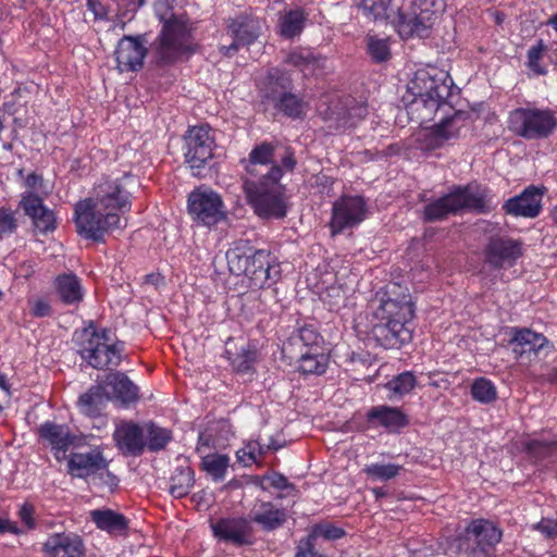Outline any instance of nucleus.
Returning a JSON list of instances; mask_svg holds the SVG:
<instances>
[{"label":"nucleus","mask_w":557,"mask_h":557,"mask_svg":"<svg viewBox=\"0 0 557 557\" xmlns=\"http://www.w3.org/2000/svg\"><path fill=\"white\" fill-rule=\"evenodd\" d=\"M187 210L193 221L209 227L225 219L222 198L210 189H194L187 198Z\"/></svg>","instance_id":"nucleus-12"},{"label":"nucleus","mask_w":557,"mask_h":557,"mask_svg":"<svg viewBox=\"0 0 557 557\" xmlns=\"http://www.w3.org/2000/svg\"><path fill=\"white\" fill-rule=\"evenodd\" d=\"M368 53L374 62H384L391 55L388 39L376 36H368L367 38Z\"/></svg>","instance_id":"nucleus-46"},{"label":"nucleus","mask_w":557,"mask_h":557,"mask_svg":"<svg viewBox=\"0 0 557 557\" xmlns=\"http://www.w3.org/2000/svg\"><path fill=\"white\" fill-rule=\"evenodd\" d=\"M108 468L102 451L92 449L87 453H72L67 460L69 473L72 476L86 479Z\"/></svg>","instance_id":"nucleus-22"},{"label":"nucleus","mask_w":557,"mask_h":557,"mask_svg":"<svg viewBox=\"0 0 557 557\" xmlns=\"http://www.w3.org/2000/svg\"><path fill=\"white\" fill-rule=\"evenodd\" d=\"M443 11V0H412L400 8L392 20L396 32L404 39L425 37Z\"/></svg>","instance_id":"nucleus-7"},{"label":"nucleus","mask_w":557,"mask_h":557,"mask_svg":"<svg viewBox=\"0 0 557 557\" xmlns=\"http://www.w3.org/2000/svg\"><path fill=\"white\" fill-rule=\"evenodd\" d=\"M522 255L521 243L509 238L491 239L485 248V260L493 268H511Z\"/></svg>","instance_id":"nucleus-18"},{"label":"nucleus","mask_w":557,"mask_h":557,"mask_svg":"<svg viewBox=\"0 0 557 557\" xmlns=\"http://www.w3.org/2000/svg\"><path fill=\"white\" fill-rule=\"evenodd\" d=\"M89 11L94 13L95 20H109L112 12V0H86Z\"/></svg>","instance_id":"nucleus-49"},{"label":"nucleus","mask_w":557,"mask_h":557,"mask_svg":"<svg viewBox=\"0 0 557 557\" xmlns=\"http://www.w3.org/2000/svg\"><path fill=\"white\" fill-rule=\"evenodd\" d=\"M289 78L280 70H271L264 81L258 82L262 96L274 102L275 108L290 117H300L306 111L305 102L293 94H288Z\"/></svg>","instance_id":"nucleus-10"},{"label":"nucleus","mask_w":557,"mask_h":557,"mask_svg":"<svg viewBox=\"0 0 557 557\" xmlns=\"http://www.w3.org/2000/svg\"><path fill=\"white\" fill-rule=\"evenodd\" d=\"M413 318L414 305L410 294L397 298L382 297L377 306L367 314V332L377 345L386 349L399 348L412 338Z\"/></svg>","instance_id":"nucleus-3"},{"label":"nucleus","mask_w":557,"mask_h":557,"mask_svg":"<svg viewBox=\"0 0 557 557\" xmlns=\"http://www.w3.org/2000/svg\"><path fill=\"white\" fill-rule=\"evenodd\" d=\"M108 327H98L94 321L75 332L77 354L86 366L96 370L117 368L125 350L123 341L112 337Z\"/></svg>","instance_id":"nucleus-5"},{"label":"nucleus","mask_w":557,"mask_h":557,"mask_svg":"<svg viewBox=\"0 0 557 557\" xmlns=\"http://www.w3.org/2000/svg\"><path fill=\"white\" fill-rule=\"evenodd\" d=\"M135 181L131 173L121 176L102 175L94 185L90 197L74 206L77 233L96 243H104L106 235L121 228V218L129 212L133 196L128 185Z\"/></svg>","instance_id":"nucleus-2"},{"label":"nucleus","mask_w":557,"mask_h":557,"mask_svg":"<svg viewBox=\"0 0 557 557\" xmlns=\"http://www.w3.org/2000/svg\"><path fill=\"white\" fill-rule=\"evenodd\" d=\"M493 207V197L486 188L476 184H469L457 186L447 195L426 205L423 219L425 221H438L461 210L483 213L492 210Z\"/></svg>","instance_id":"nucleus-6"},{"label":"nucleus","mask_w":557,"mask_h":557,"mask_svg":"<svg viewBox=\"0 0 557 557\" xmlns=\"http://www.w3.org/2000/svg\"><path fill=\"white\" fill-rule=\"evenodd\" d=\"M228 461L226 455H208L202 459V468L214 481L220 482L225 478Z\"/></svg>","instance_id":"nucleus-44"},{"label":"nucleus","mask_w":557,"mask_h":557,"mask_svg":"<svg viewBox=\"0 0 557 557\" xmlns=\"http://www.w3.org/2000/svg\"><path fill=\"white\" fill-rule=\"evenodd\" d=\"M273 154L274 146L269 143H262L251 150L249 159L253 164H268L272 161Z\"/></svg>","instance_id":"nucleus-48"},{"label":"nucleus","mask_w":557,"mask_h":557,"mask_svg":"<svg viewBox=\"0 0 557 557\" xmlns=\"http://www.w3.org/2000/svg\"><path fill=\"white\" fill-rule=\"evenodd\" d=\"M330 358L325 348L314 350H300L298 371L304 375H321L329 367Z\"/></svg>","instance_id":"nucleus-30"},{"label":"nucleus","mask_w":557,"mask_h":557,"mask_svg":"<svg viewBox=\"0 0 557 557\" xmlns=\"http://www.w3.org/2000/svg\"><path fill=\"white\" fill-rule=\"evenodd\" d=\"M523 448L535 460H542L557 451V442L545 437L528 438Z\"/></svg>","instance_id":"nucleus-41"},{"label":"nucleus","mask_w":557,"mask_h":557,"mask_svg":"<svg viewBox=\"0 0 557 557\" xmlns=\"http://www.w3.org/2000/svg\"><path fill=\"white\" fill-rule=\"evenodd\" d=\"M42 175L33 172L25 177L24 185L28 189H36L42 185Z\"/></svg>","instance_id":"nucleus-59"},{"label":"nucleus","mask_w":557,"mask_h":557,"mask_svg":"<svg viewBox=\"0 0 557 557\" xmlns=\"http://www.w3.org/2000/svg\"><path fill=\"white\" fill-rule=\"evenodd\" d=\"M224 354L234 371L238 373L244 371V341L242 337H228L225 342Z\"/></svg>","instance_id":"nucleus-42"},{"label":"nucleus","mask_w":557,"mask_h":557,"mask_svg":"<svg viewBox=\"0 0 557 557\" xmlns=\"http://www.w3.org/2000/svg\"><path fill=\"white\" fill-rule=\"evenodd\" d=\"M471 396L479 403L490 404L497 397L496 386L486 377L475 379L471 385Z\"/></svg>","instance_id":"nucleus-43"},{"label":"nucleus","mask_w":557,"mask_h":557,"mask_svg":"<svg viewBox=\"0 0 557 557\" xmlns=\"http://www.w3.org/2000/svg\"><path fill=\"white\" fill-rule=\"evenodd\" d=\"M154 14L161 23V29L152 44L157 65H173L198 51L199 46L186 14H175L166 2L156 3Z\"/></svg>","instance_id":"nucleus-4"},{"label":"nucleus","mask_w":557,"mask_h":557,"mask_svg":"<svg viewBox=\"0 0 557 557\" xmlns=\"http://www.w3.org/2000/svg\"><path fill=\"white\" fill-rule=\"evenodd\" d=\"M242 258L243 255L239 248H234L226 252L228 269L235 275H240L242 273H244Z\"/></svg>","instance_id":"nucleus-52"},{"label":"nucleus","mask_w":557,"mask_h":557,"mask_svg":"<svg viewBox=\"0 0 557 557\" xmlns=\"http://www.w3.org/2000/svg\"><path fill=\"white\" fill-rule=\"evenodd\" d=\"M109 400H111L110 394L101 381L78 397L77 407L83 414L96 418L101 414Z\"/></svg>","instance_id":"nucleus-26"},{"label":"nucleus","mask_w":557,"mask_h":557,"mask_svg":"<svg viewBox=\"0 0 557 557\" xmlns=\"http://www.w3.org/2000/svg\"><path fill=\"white\" fill-rule=\"evenodd\" d=\"M534 529L540 531L546 537L557 536V521L555 520L542 519L539 523L535 524Z\"/></svg>","instance_id":"nucleus-57"},{"label":"nucleus","mask_w":557,"mask_h":557,"mask_svg":"<svg viewBox=\"0 0 557 557\" xmlns=\"http://www.w3.org/2000/svg\"><path fill=\"white\" fill-rule=\"evenodd\" d=\"M283 175L284 172L280 165H272L270 171L260 180L259 184H267L268 186L282 185L280 181Z\"/></svg>","instance_id":"nucleus-55"},{"label":"nucleus","mask_w":557,"mask_h":557,"mask_svg":"<svg viewBox=\"0 0 557 557\" xmlns=\"http://www.w3.org/2000/svg\"><path fill=\"white\" fill-rule=\"evenodd\" d=\"M258 446H259V453L260 454H264V453H267L270 449L277 450L278 448H281V445L275 443L272 440L267 442V443H263V444L258 443Z\"/></svg>","instance_id":"nucleus-64"},{"label":"nucleus","mask_w":557,"mask_h":557,"mask_svg":"<svg viewBox=\"0 0 557 557\" xmlns=\"http://www.w3.org/2000/svg\"><path fill=\"white\" fill-rule=\"evenodd\" d=\"M282 165L287 171H293L296 165V160L294 158V154L290 152H287L286 156L282 159Z\"/></svg>","instance_id":"nucleus-62"},{"label":"nucleus","mask_w":557,"mask_h":557,"mask_svg":"<svg viewBox=\"0 0 557 557\" xmlns=\"http://www.w3.org/2000/svg\"><path fill=\"white\" fill-rule=\"evenodd\" d=\"M288 62L305 76H319L323 73L326 59L314 55L310 50H296L288 55Z\"/></svg>","instance_id":"nucleus-31"},{"label":"nucleus","mask_w":557,"mask_h":557,"mask_svg":"<svg viewBox=\"0 0 557 557\" xmlns=\"http://www.w3.org/2000/svg\"><path fill=\"white\" fill-rule=\"evenodd\" d=\"M211 528L219 542L236 547L244 546V517L221 518Z\"/></svg>","instance_id":"nucleus-27"},{"label":"nucleus","mask_w":557,"mask_h":557,"mask_svg":"<svg viewBox=\"0 0 557 557\" xmlns=\"http://www.w3.org/2000/svg\"><path fill=\"white\" fill-rule=\"evenodd\" d=\"M47 557H84L85 544L83 539L72 532L50 534L42 545Z\"/></svg>","instance_id":"nucleus-17"},{"label":"nucleus","mask_w":557,"mask_h":557,"mask_svg":"<svg viewBox=\"0 0 557 557\" xmlns=\"http://www.w3.org/2000/svg\"><path fill=\"white\" fill-rule=\"evenodd\" d=\"M147 53L146 35H124L114 50L116 69L120 73L138 72L144 66Z\"/></svg>","instance_id":"nucleus-14"},{"label":"nucleus","mask_w":557,"mask_h":557,"mask_svg":"<svg viewBox=\"0 0 557 557\" xmlns=\"http://www.w3.org/2000/svg\"><path fill=\"white\" fill-rule=\"evenodd\" d=\"M295 557H322V556L314 550V543L307 537L299 542Z\"/></svg>","instance_id":"nucleus-56"},{"label":"nucleus","mask_w":557,"mask_h":557,"mask_svg":"<svg viewBox=\"0 0 557 557\" xmlns=\"http://www.w3.org/2000/svg\"><path fill=\"white\" fill-rule=\"evenodd\" d=\"M367 215V205L360 196H343L333 203L330 228L332 235L360 224Z\"/></svg>","instance_id":"nucleus-13"},{"label":"nucleus","mask_w":557,"mask_h":557,"mask_svg":"<svg viewBox=\"0 0 557 557\" xmlns=\"http://www.w3.org/2000/svg\"><path fill=\"white\" fill-rule=\"evenodd\" d=\"M18 518L27 527V529L32 530L36 527L35 521V508L29 503H24L17 512Z\"/></svg>","instance_id":"nucleus-54"},{"label":"nucleus","mask_w":557,"mask_h":557,"mask_svg":"<svg viewBox=\"0 0 557 557\" xmlns=\"http://www.w3.org/2000/svg\"><path fill=\"white\" fill-rule=\"evenodd\" d=\"M214 148L215 139L210 127L205 125L188 127L183 136V154L184 162L194 176H202V170L213 158Z\"/></svg>","instance_id":"nucleus-9"},{"label":"nucleus","mask_w":557,"mask_h":557,"mask_svg":"<svg viewBox=\"0 0 557 557\" xmlns=\"http://www.w3.org/2000/svg\"><path fill=\"white\" fill-rule=\"evenodd\" d=\"M525 64L533 75L540 76L548 73L546 41L540 39L528 49Z\"/></svg>","instance_id":"nucleus-35"},{"label":"nucleus","mask_w":557,"mask_h":557,"mask_svg":"<svg viewBox=\"0 0 557 557\" xmlns=\"http://www.w3.org/2000/svg\"><path fill=\"white\" fill-rule=\"evenodd\" d=\"M172 438L173 435L171 430L161 428L152 422L147 425L145 442L148 450L153 453L160 451L166 447Z\"/></svg>","instance_id":"nucleus-39"},{"label":"nucleus","mask_w":557,"mask_h":557,"mask_svg":"<svg viewBox=\"0 0 557 557\" xmlns=\"http://www.w3.org/2000/svg\"><path fill=\"white\" fill-rule=\"evenodd\" d=\"M404 470V467L394 462H372L366 465L362 472L372 481H389L395 479Z\"/></svg>","instance_id":"nucleus-37"},{"label":"nucleus","mask_w":557,"mask_h":557,"mask_svg":"<svg viewBox=\"0 0 557 557\" xmlns=\"http://www.w3.org/2000/svg\"><path fill=\"white\" fill-rule=\"evenodd\" d=\"M102 382L111 399H115L124 406L136 404L140 398L139 387L124 372H110Z\"/></svg>","instance_id":"nucleus-21"},{"label":"nucleus","mask_w":557,"mask_h":557,"mask_svg":"<svg viewBox=\"0 0 557 557\" xmlns=\"http://www.w3.org/2000/svg\"><path fill=\"white\" fill-rule=\"evenodd\" d=\"M513 352L521 356L525 351H539L548 343L547 338L529 329L517 330L511 339Z\"/></svg>","instance_id":"nucleus-32"},{"label":"nucleus","mask_w":557,"mask_h":557,"mask_svg":"<svg viewBox=\"0 0 557 557\" xmlns=\"http://www.w3.org/2000/svg\"><path fill=\"white\" fill-rule=\"evenodd\" d=\"M261 482H262V487H264V485H263L264 482L269 483V485H271L277 490H285L288 487L287 479L284 475L278 474V473H274L272 475L264 476L261 480Z\"/></svg>","instance_id":"nucleus-58"},{"label":"nucleus","mask_w":557,"mask_h":557,"mask_svg":"<svg viewBox=\"0 0 557 557\" xmlns=\"http://www.w3.org/2000/svg\"><path fill=\"white\" fill-rule=\"evenodd\" d=\"M367 420L373 426H382L389 433H398L408 425L407 414L398 407L380 405L367 412Z\"/></svg>","instance_id":"nucleus-23"},{"label":"nucleus","mask_w":557,"mask_h":557,"mask_svg":"<svg viewBox=\"0 0 557 557\" xmlns=\"http://www.w3.org/2000/svg\"><path fill=\"white\" fill-rule=\"evenodd\" d=\"M345 534L344 530L329 522L319 523L312 527L310 534L307 536L313 543L317 539L338 540Z\"/></svg>","instance_id":"nucleus-47"},{"label":"nucleus","mask_w":557,"mask_h":557,"mask_svg":"<svg viewBox=\"0 0 557 557\" xmlns=\"http://www.w3.org/2000/svg\"><path fill=\"white\" fill-rule=\"evenodd\" d=\"M194 470L188 466H178L175 468L174 472L170 478L169 493L174 498H183L189 494L190 488L194 486Z\"/></svg>","instance_id":"nucleus-33"},{"label":"nucleus","mask_w":557,"mask_h":557,"mask_svg":"<svg viewBox=\"0 0 557 557\" xmlns=\"http://www.w3.org/2000/svg\"><path fill=\"white\" fill-rule=\"evenodd\" d=\"M545 188L530 186L519 196L508 199L504 205L506 213L515 216L536 218L542 210Z\"/></svg>","instance_id":"nucleus-19"},{"label":"nucleus","mask_w":557,"mask_h":557,"mask_svg":"<svg viewBox=\"0 0 557 557\" xmlns=\"http://www.w3.org/2000/svg\"><path fill=\"white\" fill-rule=\"evenodd\" d=\"M391 2L392 0H359L358 7L367 17L377 21L389 18Z\"/></svg>","instance_id":"nucleus-45"},{"label":"nucleus","mask_w":557,"mask_h":557,"mask_svg":"<svg viewBox=\"0 0 557 557\" xmlns=\"http://www.w3.org/2000/svg\"><path fill=\"white\" fill-rule=\"evenodd\" d=\"M17 228V221L14 213L9 208H0V239L3 236L12 234Z\"/></svg>","instance_id":"nucleus-50"},{"label":"nucleus","mask_w":557,"mask_h":557,"mask_svg":"<svg viewBox=\"0 0 557 557\" xmlns=\"http://www.w3.org/2000/svg\"><path fill=\"white\" fill-rule=\"evenodd\" d=\"M417 385V377L411 371H404L389 380L385 387L397 398H401L413 391Z\"/></svg>","instance_id":"nucleus-40"},{"label":"nucleus","mask_w":557,"mask_h":557,"mask_svg":"<svg viewBox=\"0 0 557 557\" xmlns=\"http://www.w3.org/2000/svg\"><path fill=\"white\" fill-rule=\"evenodd\" d=\"M453 81L449 74L434 66L419 69L408 84L407 92L412 97L408 113L421 123L432 121L438 111L446 114L429 127H421L412 135L416 148L432 152L459 137L466 126L467 113L455 111L447 99L451 95Z\"/></svg>","instance_id":"nucleus-1"},{"label":"nucleus","mask_w":557,"mask_h":557,"mask_svg":"<svg viewBox=\"0 0 557 557\" xmlns=\"http://www.w3.org/2000/svg\"><path fill=\"white\" fill-rule=\"evenodd\" d=\"M30 314L35 318H46L52 314V308L48 300L37 298L30 306Z\"/></svg>","instance_id":"nucleus-53"},{"label":"nucleus","mask_w":557,"mask_h":557,"mask_svg":"<svg viewBox=\"0 0 557 557\" xmlns=\"http://www.w3.org/2000/svg\"><path fill=\"white\" fill-rule=\"evenodd\" d=\"M280 276V264L263 249L257 250L251 259L246 260V277H248L246 287L250 289L270 287Z\"/></svg>","instance_id":"nucleus-15"},{"label":"nucleus","mask_w":557,"mask_h":557,"mask_svg":"<svg viewBox=\"0 0 557 557\" xmlns=\"http://www.w3.org/2000/svg\"><path fill=\"white\" fill-rule=\"evenodd\" d=\"M53 286L60 301L66 306L78 305L84 299L85 290L81 278L73 272L59 274Z\"/></svg>","instance_id":"nucleus-25"},{"label":"nucleus","mask_w":557,"mask_h":557,"mask_svg":"<svg viewBox=\"0 0 557 557\" xmlns=\"http://www.w3.org/2000/svg\"><path fill=\"white\" fill-rule=\"evenodd\" d=\"M20 207L33 221L35 230L47 235L57 228L54 212L44 203V199L33 191L22 194Z\"/></svg>","instance_id":"nucleus-16"},{"label":"nucleus","mask_w":557,"mask_h":557,"mask_svg":"<svg viewBox=\"0 0 557 557\" xmlns=\"http://www.w3.org/2000/svg\"><path fill=\"white\" fill-rule=\"evenodd\" d=\"M38 435L51 446L55 456L59 453L65 454L75 440L67 425L57 424L52 421L44 422L38 429Z\"/></svg>","instance_id":"nucleus-24"},{"label":"nucleus","mask_w":557,"mask_h":557,"mask_svg":"<svg viewBox=\"0 0 557 557\" xmlns=\"http://www.w3.org/2000/svg\"><path fill=\"white\" fill-rule=\"evenodd\" d=\"M246 196L260 218L282 219L287 213L284 185L268 186L258 183L253 187H246Z\"/></svg>","instance_id":"nucleus-11"},{"label":"nucleus","mask_w":557,"mask_h":557,"mask_svg":"<svg viewBox=\"0 0 557 557\" xmlns=\"http://www.w3.org/2000/svg\"><path fill=\"white\" fill-rule=\"evenodd\" d=\"M325 305L329 306L331 311H336L341 308L344 301L343 290L339 287H331L326 290L323 298Z\"/></svg>","instance_id":"nucleus-51"},{"label":"nucleus","mask_w":557,"mask_h":557,"mask_svg":"<svg viewBox=\"0 0 557 557\" xmlns=\"http://www.w3.org/2000/svg\"><path fill=\"white\" fill-rule=\"evenodd\" d=\"M3 533H11L14 535H20L22 533V530L17 527L16 522L10 521L9 519H4Z\"/></svg>","instance_id":"nucleus-61"},{"label":"nucleus","mask_w":557,"mask_h":557,"mask_svg":"<svg viewBox=\"0 0 557 557\" xmlns=\"http://www.w3.org/2000/svg\"><path fill=\"white\" fill-rule=\"evenodd\" d=\"M294 345L298 350H314L324 348L323 337L313 325H304L298 330L294 338Z\"/></svg>","instance_id":"nucleus-38"},{"label":"nucleus","mask_w":557,"mask_h":557,"mask_svg":"<svg viewBox=\"0 0 557 557\" xmlns=\"http://www.w3.org/2000/svg\"><path fill=\"white\" fill-rule=\"evenodd\" d=\"M113 438L119 450L125 456H141L146 448L144 430L133 421L121 423Z\"/></svg>","instance_id":"nucleus-20"},{"label":"nucleus","mask_w":557,"mask_h":557,"mask_svg":"<svg viewBox=\"0 0 557 557\" xmlns=\"http://www.w3.org/2000/svg\"><path fill=\"white\" fill-rule=\"evenodd\" d=\"M233 33L235 34V41L226 48L225 54L231 55L232 51H237L239 48V45L242 42V37L239 35V29H233Z\"/></svg>","instance_id":"nucleus-63"},{"label":"nucleus","mask_w":557,"mask_h":557,"mask_svg":"<svg viewBox=\"0 0 557 557\" xmlns=\"http://www.w3.org/2000/svg\"><path fill=\"white\" fill-rule=\"evenodd\" d=\"M557 126V119L550 109L535 107L517 108L509 113L508 127L525 139L548 137Z\"/></svg>","instance_id":"nucleus-8"},{"label":"nucleus","mask_w":557,"mask_h":557,"mask_svg":"<svg viewBox=\"0 0 557 557\" xmlns=\"http://www.w3.org/2000/svg\"><path fill=\"white\" fill-rule=\"evenodd\" d=\"M307 15L300 8L286 12L280 18V33L285 38L298 36L305 26Z\"/></svg>","instance_id":"nucleus-36"},{"label":"nucleus","mask_w":557,"mask_h":557,"mask_svg":"<svg viewBox=\"0 0 557 557\" xmlns=\"http://www.w3.org/2000/svg\"><path fill=\"white\" fill-rule=\"evenodd\" d=\"M546 59L549 64L557 65V41L546 42Z\"/></svg>","instance_id":"nucleus-60"},{"label":"nucleus","mask_w":557,"mask_h":557,"mask_svg":"<svg viewBox=\"0 0 557 557\" xmlns=\"http://www.w3.org/2000/svg\"><path fill=\"white\" fill-rule=\"evenodd\" d=\"M251 518L264 530H274L285 522L286 516L282 509L271 504H262L259 509L252 511Z\"/></svg>","instance_id":"nucleus-34"},{"label":"nucleus","mask_w":557,"mask_h":557,"mask_svg":"<svg viewBox=\"0 0 557 557\" xmlns=\"http://www.w3.org/2000/svg\"><path fill=\"white\" fill-rule=\"evenodd\" d=\"M96 527L111 535H125L128 530V519L112 509H96L90 512Z\"/></svg>","instance_id":"nucleus-29"},{"label":"nucleus","mask_w":557,"mask_h":557,"mask_svg":"<svg viewBox=\"0 0 557 557\" xmlns=\"http://www.w3.org/2000/svg\"><path fill=\"white\" fill-rule=\"evenodd\" d=\"M466 535L473 539L482 549L486 546H495L502 540L503 532L492 521L485 519L472 520L466 528Z\"/></svg>","instance_id":"nucleus-28"}]
</instances>
